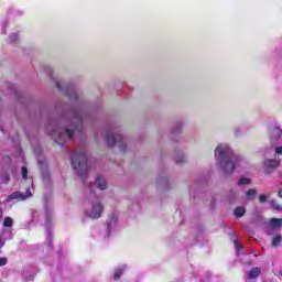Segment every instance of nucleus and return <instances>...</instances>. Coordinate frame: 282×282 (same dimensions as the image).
<instances>
[{"mask_svg":"<svg viewBox=\"0 0 282 282\" xmlns=\"http://www.w3.org/2000/svg\"><path fill=\"white\" fill-rule=\"evenodd\" d=\"M55 86L73 102L70 105L58 101L55 106L58 117L57 119H50L46 126L48 135L53 138L56 144L63 147L66 142H73L76 133L80 135L83 133V124L91 122L94 116L91 115V108L80 97L78 89L74 85L55 80Z\"/></svg>","mask_w":282,"mask_h":282,"instance_id":"obj_1","label":"nucleus"},{"mask_svg":"<svg viewBox=\"0 0 282 282\" xmlns=\"http://www.w3.org/2000/svg\"><path fill=\"white\" fill-rule=\"evenodd\" d=\"M215 160L225 175H232L237 166L243 164V156L235 153L228 143H219L216 147Z\"/></svg>","mask_w":282,"mask_h":282,"instance_id":"obj_2","label":"nucleus"},{"mask_svg":"<svg viewBox=\"0 0 282 282\" xmlns=\"http://www.w3.org/2000/svg\"><path fill=\"white\" fill-rule=\"evenodd\" d=\"M96 187L99 188V191L107 189V178L102 175H97L95 185H90L87 188L88 196L85 200V215L90 219H100V217H102V212L105 210L102 203H100V198L96 196Z\"/></svg>","mask_w":282,"mask_h":282,"instance_id":"obj_3","label":"nucleus"},{"mask_svg":"<svg viewBox=\"0 0 282 282\" xmlns=\"http://www.w3.org/2000/svg\"><path fill=\"white\" fill-rule=\"evenodd\" d=\"M101 135L108 147H118L121 153H127V151L131 149L129 137L122 132V129H120V126L117 123H109L106 126Z\"/></svg>","mask_w":282,"mask_h":282,"instance_id":"obj_4","label":"nucleus"},{"mask_svg":"<svg viewBox=\"0 0 282 282\" xmlns=\"http://www.w3.org/2000/svg\"><path fill=\"white\" fill-rule=\"evenodd\" d=\"M70 164L76 175L85 180L89 173V162L87 159V150L79 149L70 152Z\"/></svg>","mask_w":282,"mask_h":282,"instance_id":"obj_5","label":"nucleus"},{"mask_svg":"<svg viewBox=\"0 0 282 282\" xmlns=\"http://www.w3.org/2000/svg\"><path fill=\"white\" fill-rule=\"evenodd\" d=\"M31 217L29 226L30 224H34V221H37V224H43L44 221L47 246L48 248H52V231L50 230V226H52V212L46 210L44 214H39L37 210L31 209Z\"/></svg>","mask_w":282,"mask_h":282,"instance_id":"obj_6","label":"nucleus"},{"mask_svg":"<svg viewBox=\"0 0 282 282\" xmlns=\"http://www.w3.org/2000/svg\"><path fill=\"white\" fill-rule=\"evenodd\" d=\"M29 197H32V192H30V188H28L25 193L13 192L6 198V202L10 203L14 202V199L17 202H24V199H28Z\"/></svg>","mask_w":282,"mask_h":282,"instance_id":"obj_7","label":"nucleus"},{"mask_svg":"<svg viewBox=\"0 0 282 282\" xmlns=\"http://www.w3.org/2000/svg\"><path fill=\"white\" fill-rule=\"evenodd\" d=\"M281 164V161L279 160H274V159H269L265 160L263 163L264 166V173H267L268 175H270V173H272V171H276V167Z\"/></svg>","mask_w":282,"mask_h":282,"instance_id":"obj_8","label":"nucleus"},{"mask_svg":"<svg viewBox=\"0 0 282 282\" xmlns=\"http://www.w3.org/2000/svg\"><path fill=\"white\" fill-rule=\"evenodd\" d=\"M37 164L42 165V181L44 184L48 185L52 183V178L50 177V170L47 169V165L41 161V159H37Z\"/></svg>","mask_w":282,"mask_h":282,"instance_id":"obj_9","label":"nucleus"},{"mask_svg":"<svg viewBox=\"0 0 282 282\" xmlns=\"http://www.w3.org/2000/svg\"><path fill=\"white\" fill-rule=\"evenodd\" d=\"M116 226H118V216L111 215L107 221V235L106 237H109L113 230H116Z\"/></svg>","mask_w":282,"mask_h":282,"instance_id":"obj_10","label":"nucleus"},{"mask_svg":"<svg viewBox=\"0 0 282 282\" xmlns=\"http://www.w3.org/2000/svg\"><path fill=\"white\" fill-rule=\"evenodd\" d=\"M182 129H184V121H176L171 129V135H182Z\"/></svg>","mask_w":282,"mask_h":282,"instance_id":"obj_11","label":"nucleus"},{"mask_svg":"<svg viewBox=\"0 0 282 282\" xmlns=\"http://www.w3.org/2000/svg\"><path fill=\"white\" fill-rule=\"evenodd\" d=\"M269 131H270V135H271L272 140H279V138H281V135H282L281 128H279L276 126H271Z\"/></svg>","mask_w":282,"mask_h":282,"instance_id":"obj_12","label":"nucleus"},{"mask_svg":"<svg viewBox=\"0 0 282 282\" xmlns=\"http://www.w3.org/2000/svg\"><path fill=\"white\" fill-rule=\"evenodd\" d=\"M199 188H202V183H199V181H196L194 183V185H192L189 187L191 197H193L194 199H197V194L196 193H199Z\"/></svg>","mask_w":282,"mask_h":282,"instance_id":"obj_13","label":"nucleus"},{"mask_svg":"<svg viewBox=\"0 0 282 282\" xmlns=\"http://www.w3.org/2000/svg\"><path fill=\"white\" fill-rule=\"evenodd\" d=\"M237 197H239V189H229L227 193V200L229 204H235L237 202Z\"/></svg>","mask_w":282,"mask_h":282,"instance_id":"obj_14","label":"nucleus"},{"mask_svg":"<svg viewBox=\"0 0 282 282\" xmlns=\"http://www.w3.org/2000/svg\"><path fill=\"white\" fill-rule=\"evenodd\" d=\"M174 162L175 164H184L186 162V155L184 152H180L177 150L174 151Z\"/></svg>","mask_w":282,"mask_h":282,"instance_id":"obj_15","label":"nucleus"},{"mask_svg":"<svg viewBox=\"0 0 282 282\" xmlns=\"http://www.w3.org/2000/svg\"><path fill=\"white\" fill-rule=\"evenodd\" d=\"M158 186H163V188H169V176L165 174H160L156 181Z\"/></svg>","mask_w":282,"mask_h":282,"instance_id":"obj_16","label":"nucleus"},{"mask_svg":"<svg viewBox=\"0 0 282 282\" xmlns=\"http://www.w3.org/2000/svg\"><path fill=\"white\" fill-rule=\"evenodd\" d=\"M243 215H246V207L243 206H238L234 209V216L237 219H241V217H243Z\"/></svg>","mask_w":282,"mask_h":282,"instance_id":"obj_17","label":"nucleus"},{"mask_svg":"<svg viewBox=\"0 0 282 282\" xmlns=\"http://www.w3.org/2000/svg\"><path fill=\"white\" fill-rule=\"evenodd\" d=\"M261 274V268L256 267L251 271L248 272V279L252 281L253 279H257Z\"/></svg>","mask_w":282,"mask_h":282,"instance_id":"obj_18","label":"nucleus"},{"mask_svg":"<svg viewBox=\"0 0 282 282\" xmlns=\"http://www.w3.org/2000/svg\"><path fill=\"white\" fill-rule=\"evenodd\" d=\"M124 270H127V265L126 264L115 269V274H113L115 281H118V279H120L122 276Z\"/></svg>","mask_w":282,"mask_h":282,"instance_id":"obj_19","label":"nucleus"},{"mask_svg":"<svg viewBox=\"0 0 282 282\" xmlns=\"http://www.w3.org/2000/svg\"><path fill=\"white\" fill-rule=\"evenodd\" d=\"M270 226L272 228H281L282 227V219L281 218H271Z\"/></svg>","mask_w":282,"mask_h":282,"instance_id":"obj_20","label":"nucleus"},{"mask_svg":"<svg viewBox=\"0 0 282 282\" xmlns=\"http://www.w3.org/2000/svg\"><path fill=\"white\" fill-rule=\"evenodd\" d=\"M0 180L2 184H8V182H10V174H8V172H1Z\"/></svg>","mask_w":282,"mask_h":282,"instance_id":"obj_21","label":"nucleus"},{"mask_svg":"<svg viewBox=\"0 0 282 282\" xmlns=\"http://www.w3.org/2000/svg\"><path fill=\"white\" fill-rule=\"evenodd\" d=\"M246 195H247V199H249V202H252V199L257 197V189H249L247 191Z\"/></svg>","mask_w":282,"mask_h":282,"instance_id":"obj_22","label":"nucleus"},{"mask_svg":"<svg viewBox=\"0 0 282 282\" xmlns=\"http://www.w3.org/2000/svg\"><path fill=\"white\" fill-rule=\"evenodd\" d=\"M281 241H282L281 235L273 237V240H272L273 248H279V246H281Z\"/></svg>","mask_w":282,"mask_h":282,"instance_id":"obj_23","label":"nucleus"},{"mask_svg":"<svg viewBox=\"0 0 282 282\" xmlns=\"http://www.w3.org/2000/svg\"><path fill=\"white\" fill-rule=\"evenodd\" d=\"M2 237L6 240L12 239V229H4L2 232Z\"/></svg>","mask_w":282,"mask_h":282,"instance_id":"obj_24","label":"nucleus"},{"mask_svg":"<svg viewBox=\"0 0 282 282\" xmlns=\"http://www.w3.org/2000/svg\"><path fill=\"white\" fill-rule=\"evenodd\" d=\"M271 208H273V210H278L279 213H282V206L279 205L276 200H271Z\"/></svg>","mask_w":282,"mask_h":282,"instance_id":"obj_25","label":"nucleus"},{"mask_svg":"<svg viewBox=\"0 0 282 282\" xmlns=\"http://www.w3.org/2000/svg\"><path fill=\"white\" fill-rule=\"evenodd\" d=\"M13 224H14V221L12 220V218H10V217L4 218V221H3L4 228H12Z\"/></svg>","mask_w":282,"mask_h":282,"instance_id":"obj_26","label":"nucleus"},{"mask_svg":"<svg viewBox=\"0 0 282 282\" xmlns=\"http://www.w3.org/2000/svg\"><path fill=\"white\" fill-rule=\"evenodd\" d=\"M8 41H9L10 43H17V42L19 41V33H11V34L9 35Z\"/></svg>","mask_w":282,"mask_h":282,"instance_id":"obj_27","label":"nucleus"},{"mask_svg":"<svg viewBox=\"0 0 282 282\" xmlns=\"http://www.w3.org/2000/svg\"><path fill=\"white\" fill-rule=\"evenodd\" d=\"M250 184V178L248 177H241L239 181H238V186H246Z\"/></svg>","mask_w":282,"mask_h":282,"instance_id":"obj_28","label":"nucleus"},{"mask_svg":"<svg viewBox=\"0 0 282 282\" xmlns=\"http://www.w3.org/2000/svg\"><path fill=\"white\" fill-rule=\"evenodd\" d=\"M234 245H235L237 252H239L240 250H243V246H241V243H239V240H235Z\"/></svg>","mask_w":282,"mask_h":282,"instance_id":"obj_29","label":"nucleus"},{"mask_svg":"<svg viewBox=\"0 0 282 282\" xmlns=\"http://www.w3.org/2000/svg\"><path fill=\"white\" fill-rule=\"evenodd\" d=\"M34 153L35 155L41 156L43 155V149H41V147L37 145L34 148Z\"/></svg>","mask_w":282,"mask_h":282,"instance_id":"obj_30","label":"nucleus"},{"mask_svg":"<svg viewBox=\"0 0 282 282\" xmlns=\"http://www.w3.org/2000/svg\"><path fill=\"white\" fill-rule=\"evenodd\" d=\"M22 180H28V167L22 166Z\"/></svg>","mask_w":282,"mask_h":282,"instance_id":"obj_31","label":"nucleus"},{"mask_svg":"<svg viewBox=\"0 0 282 282\" xmlns=\"http://www.w3.org/2000/svg\"><path fill=\"white\" fill-rule=\"evenodd\" d=\"M259 202L260 204H265V202H268V196L262 194L259 196Z\"/></svg>","mask_w":282,"mask_h":282,"instance_id":"obj_32","label":"nucleus"},{"mask_svg":"<svg viewBox=\"0 0 282 282\" xmlns=\"http://www.w3.org/2000/svg\"><path fill=\"white\" fill-rule=\"evenodd\" d=\"M273 274L275 276H278V279H280V281H282V270H273Z\"/></svg>","mask_w":282,"mask_h":282,"instance_id":"obj_33","label":"nucleus"},{"mask_svg":"<svg viewBox=\"0 0 282 282\" xmlns=\"http://www.w3.org/2000/svg\"><path fill=\"white\" fill-rule=\"evenodd\" d=\"M8 263V259L6 258H0V267L6 265Z\"/></svg>","mask_w":282,"mask_h":282,"instance_id":"obj_34","label":"nucleus"},{"mask_svg":"<svg viewBox=\"0 0 282 282\" xmlns=\"http://www.w3.org/2000/svg\"><path fill=\"white\" fill-rule=\"evenodd\" d=\"M276 155H282V147L275 148Z\"/></svg>","mask_w":282,"mask_h":282,"instance_id":"obj_35","label":"nucleus"},{"mask_svg":"<svg viewBox=\"0 0 282 282\" xmlns=\"http://www.w3.org/2000/svg\"><path fill=\"white\" fill-rule=\"evenodd\" d=\"M6 28H8V24H2L1 34H7Z\"/></svg>","mask_w":282,"mask_h":282,"instance_id":"obj_36","label":"nucleus"},{"mask_svg":"<svg viewBox=\"0 0 282 282\" xmlns=\"http://www.w3.org/2000/svg\"><path fill=\"white\" fill-rule=\"evenodd\" d=\"M210 206H212V208H214V207H215V198H213V199H212V202H210Z\"/></svg>","mask_w":282,"mask_h":282,"instance_id":"obj_37","label":"nucleus"},{"mask_svg":"<svg viewBox=\"0 0 282 282\" xmlns=\"http://www.w3.org/2000/svg\"><path fill=\"white\" fill-rule=\"evenodd\" d=\"M235 133H236V135H239V134L241 133V130L236 129V130H235Z\"/></svg>","mask_w":282,"mask_h":282,"instance_id":"obj_38","label":"nucleus"},{"mask_svg":"<svg viewBox=\"0 0 282 282\" xmlns=\"http://www.w3.org/2000/svg\"><path fill=\"white\" fill-rule=\"evenodd\" d=\"M3 240H1V238H0V248H3Z\"/></svg>","mask_w":282,"mask_h":282,"instance_id":"obj_39","label":"nucleus"},{"mask_svg":"<svg viewBox=\"0 0 282 282\" xmlns=\"http://www.w3.org/2000/svg\"><path fill=\"white\" fill-rule=\"evenodd\" d=\"M3 217V210L0 208V219Z\"/></svg>","mask_w":282,"mask_h":282,"instance_id":"obj_40","label":"nucleus"},{"mask_svg":"<svg viewBox=\"0 0 282 282\" xmlns=\"http://www.w3.org/2000/svg\"><path fill=\"white\" fill-rule=\"evenodd\" d=\"M30 184L31 186H34V181H32V178L30 180Z\"/></svg>","mask_w":282,"mask_h":282,"instance_id":"obj_41","label":"nucleus"},{"mask_svg":"<svg viewBox=\"0 0 282 282\" xmlns=\"http://www.w3.org/2000/svg\"><path fill=\"white\" fill-rule=\"evenodd\" d=\"M279 197H281V199H282V189L279 192Z\"/></svg>","mask_w":282,"mask_h":282,"instance_id":"obj_42","label":"nucleus"},{"mask_svg":"<svg viewBox=\"0 0 282 282\" xmlns=\"http://www.w3.org/2000/svg\"><path fill=\"white\" fill-rule=\"evenodd\" d=\"M17 14L21 15V14H23V12H21V11H18V12H17Z\"/></svg>","mask_w":282,"mask_h":282,"instance_id":"obj_43","label":"nucleus"},{"mask_svg":"<svg viewBox=\"0 0 282 282\" xmlns=\"http://www.w3.org/2000/svg\"><path fill=\"white\" fill-rule=\"evenodd\" d=\"M24 228H26L28 230H30V226H25Z\"/></svg>","mask_w":282,"mask_h":282,"instance_id":"obj_44","label":"nucleus"},{"mask_svg":"<svg viewBox=\"0 0 282 282\" xmlns=\"http://www.w3.org/2000/svg\"><path fill=\"white\" fill-rule=\"evenodd\" d=\"M96 138H98V133H96Z\"/></svg>","mask_w":282,"mask_h":282,"instance_id":"obj_45","label":"nucleus"}]
</instances>
